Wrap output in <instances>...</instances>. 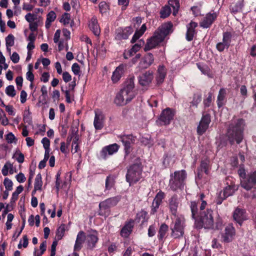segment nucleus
<instances>
[{
  "label": "nucleus",
  "instance_id": "obj_1",
  "mask_svg": "<svg viewBox=\"0 0 256 256\" xmlns=\"http://www.w3.org/2000/svg\"><path fill=\"white\" fill-rule=\"evenodd\" d=\"M207 202L202 200L200 208L196 202H191L190 208L192 212V216L195 220V225L198 228H214V220L212 216L213 212L210 208H206Z\"/></svg>",
  "mask_w": 256,
  "mask_h": 256
},
{
  "label": "nucleus",
  "instance_id": "obj_2",
  "mask_svg": "<svg viewBox=\"0 0 256 256\" xmlns=\"http://www.w3.org/2000/svg\"><path fill=\"white\" fill-rule=\"evenodd\" d=\"M172 24L168 22L162 24L156 30L153 36L147 40L144 46V51H148L155 48L164 40L166 36L172 32Z\"/></svg>",
  "mask_w": 256,
  "mask_h": 256
},
{
  "label": "nucleus",
  "instance_id": "obj_3",
  "mask_svg": "<svg viewBox=\"0 0 256 256\" xmlns=\"http://www.w3.org/2000/svg\"><path fill=\"white\" fill-rule=\"evenodd\" d=\"M244 121L242 119H238L230 125L227 132V137L232 144L235 142L238 144L242 142L244 138Z\"/></svg>",
  "mask_w": 256,
  "mask_h": 256
},
{
  "label": "nucleus",
  "instance_id": "obj_4",
  "mask_svg": "<svg viewBox=\"0 0 256 256\" xmlns=\"http://www.w3.org/2000/svg\"><path fill=\"white\" fill-rule=\"evenodd\" d=\"M238 172L240 178V185L246 190L252 189L256 184V172H250L246 176L244 166L242 165L240 166Z\"/></svg>",
  "mask_w": 256,
  "mask_h": 256
},
{
  "label": "nucleus",
  "instance_id": "obj_5",
  "mask_svg": "<svg viewBox=\"0 0 256 256\" xmlns=\"http://www.w3.org/2000/svg\"><path fill=\"white\" fill-rule=\"evenodd\" d=\"M186 177V174L184 170L176 171L171 174L169 183L170 188L172 190L184 188Z\"/></svg>",
  "mask_w": 256,
  "mask_h": 256
},
{
  "label": "nucleus",
  "instance_id": "obj_6",
  "mask_svg": "<svg viewBox=\"0 0 256 256\" xmlns=\"http://www.w3.org/2000/svg\"><path fill=\"white\" fill-rule=\"evenodd\" d=\"M142 168L139 164H134L128 170L126 174V180L130 186L132 185L142 178Z\"/></svg>",
  "mask_w": 256,
  "mask_h": 256
},
{
  "label": "nucleus",
  "instance_id": "obj_7",
  "mask_svg": "<svg viewBox=\"0 0 256 256\" xmlns=\"http://www.w3.org/2000/svg\"><path fill=\"white\" fill-rule=\"evenodd\" d=\"M134 76L130 77L126 82V86L120 91L122 95L124 100L126 101V104L131 101L136 95L134 90Z\"/></svg>",
  "mask_w": 256,
  "mask_h": 256
},
{
  "label": "nucleus",
  "instance_id": "obj_8",
  "mask_svg": "<svg viewBox=\"0 0 256 256\" xmlns=\"http://www.w3.org/2000/svg\"><path fill=\"white\" fill-rule=\"evenodd\" d=\"M119 196H114L108 198L99 204V214L100 216H108L109 214V209L115 206L119 202Z\"/></svg>",
  "mask_w": 256,
  "mask_h": 256
},
{
  "label": "nucleus",
  "instance_id": "obj_9",
  "mask_svg": "<svg viewBox=\"0 0 256 256\" xmlns=\"http://www.w3.org/2000/svg\"><path fill=\"white\" fill-rule=\"evenodd\" d=\"M184 218L182 216H176L174 226H171V236L174 238L182 237L184 234Z\"/></svg>",
  "mask_w": 256,
  "mask_h": 256
},
{
  "label": "nucleus",
  "instance_id": "obj_10",
  "mask_svg": "<svg viewBox=\"0 0 256 256\" xmlns=\"http://www.w3.org/2000/svg\"><path fill=\"white\" fill-rule=\"evenodd\" d=\"M238 190V186L232 184L226 186L223 190H221L217 194L215 200L216 204H222L224 200L233 195L234 192Z\"/></svg>",
  "mask_w": 256,
  "mask_h": 256
},
{
  "label": "nucleus",
  "instance_id": "obj_11",
  "mask_svg": "<svg viewBox=\"0 0 256 256\" xmlns=\"http://www.w3.org/2000/svg\"><path fill=\"white\" fill-rule=\"evenodd\" d=\"M118 138L124 146L126 154L128 155L132 150V145L135 142L136 138L132 134L121 135Z\"/></svg>",
  "mask_w": 256,
  "mask_h": 256
},
{
  "label": "nucleus",
  "instance_id": "obj_12",
  "mask_svg": "<svg viewBox=\"0 0 256 256\" xmlns=\"http://www.w3.org/2000/svg\"><path fill=\"white\" fill-rule=\"evenodd\" d=\"M174 114V112L172 109L166 108L162 112L156 122L160 126L168 124L173 119Z\"/></svg>",
  "mask_w": 256,
  "mask_h": 256
},
{
  "label": "nucleus",
  "instance_id": "obj_13",
  "mask_svg": "<svg viewBox=\"0 0 256 256\" xmlns=\"http://www.w3.org/2000/svg\"><path fill=\"white\" fill-rule=\"evenodd\" d=\"M210 121V114L203 115L197 128V132L199 135H202L206 132L209 126Z\"/></svg>",
  "mask_w": 256,
  "mask_h": 256
},
{
  "label": "nucleus",
  "instance_id": "obj_14",
  "mask_svg": "<svg viewBox=\"0 0 256 256\" xmlns=\"http://www.w3.org/2000/svg\"><path fill=\"white\" fill-rule=\"evenodd\" d=\"M217 17L218 14L216 12L208 13L202 20L200 23V25L203 28H208L212 24Z\"/></svg>",
  "mask_w": 256,
  "mask_h": 256
},
{
  "label": "nucleus",
  "instance_id": "obj_15",
  "mask_svg": "<svg viewBox=\"0 0 256 256\" xmlns=\"http://www.w3.org/2000/svg\"><path fill=\"white\" fill-rule=\"evenodd\" d=\"M86 244L88 248L92 249L96 246L98 238V232L94 230H92L86 235Z\"/></svg>",
  "mask_w": 256,
  "mask_h": 256
},
{
  "label": "nucleus",
  "instance_id": "obj_16",
  "mask_svg": "<svg viewBox=\"0 0 256 256\" xmlns=\"http://www.w3.org/2000/svg\"><path fill=\"white\" fill-rule=\"evenodd\" d=\"M120 148V146L116 144H114L106 146L102 148L100 152V156L104 159L106 158L109 156H112L116 153Z\"/></svg>",
  "mask_w": 256,
  "mask_h": 256
},
{
  "label": "nucleus",
  "instance_id": "obj_17",
  "mask_svg": "<svg viewBox=\"0 0 256 256\" xmlns=\"http://www.w3.org/2000/svg\"><path fill=\"white\" fill-rule=\"evenodd\" d=\"M235 229L232 225H228L224 229L222 234V241L224 242H230L232 240L235 236Z\"/></svg>",
  "mask_w": 256,
  "mask_h": 256
},
{
  "label": "nucleus",
  "instance_id": "obj_18",
  "mask_svg": "<svg viewBox=\"0 0 256 256\" xmlns=\"http://www.w3.org/2000/svg\"><path fill=\"white\" fill-rule=\"evenodd\" d=\"M154 62V57L153 54L148 52L145 54L140 60L138 64V67L140 69H146L150 66Z\"/></svg>",
  "mask_w": 256,
  "mask_h": 256
},
{
  "label": "nucleus",
  "instance_id": "obj_19",
  "mask_svg": "<svg viewBox=\"0 0 256 256\" xmlns=\"http://www.w3.org/2000/svg\"><path fill=\"white\" fill-rule=\"evenodd\" d=\"M153 78V72L151 70L146 71L140 76L138 78L139 83L142 86H147L151 83Z\"/></svg>",
  "mask_w": 256,
  "mask_h": 256
},
{
  "label": "nucleus",
  "instance_id": "obj_20",
  "mask_svg": "<svg viewBox=\"0 0 256 256\" xmlns=\"http://www.w3.org/2000/svg\"><path fill=\"white\" fill-rule=\"evenodd\" d=\"M180 203V200L176 195L172 196L168 200L170 210L174 216L176 217L177 210Z\"/></svg>",
  "mask_w": 256,
  "mask_h": 256
},
{
  "label": "nucleus",
  "instance_id": "obj_21",
  "mask_svg": "<svg viewBox=\"0 0 256 256\" xmlns=\"http://www.w3.org/2000/svg\"><path fill=\"white\" fill-rule=\"evenodd\" d=\"M86 234L82 230L79 232L77 234L75 244L74 246V251H79L82 248L83 244L86 242Z\"/></svg>",
  "mask_w": 256,
  "mask_h": 256
},
{
  "label": "nucleus",
  "instance_id": "obj_22",
  "mask_svg": "<svg viewBox=\"0 0 256 256\" xmlns=\"http://www.w3.org/2000/svg\"><path fill=\"white\" fill-rule=\"evenodd\" d=\"M233 218L236 222L241 224L244 220H246V210L237 208L233 213Z\"/></svg>",
  "mask_w": 256,
  "mask_h": 256
},
{
  "label": "nucleus",
  "instance_id": "obj_23",
  "mask_svg": "<svg viewBox=\"0 0 256 256\" xmlns=\"http://www.w3.org/2000/svg\"><path fill=\"white\" fill-rule=\"evenodd\" d=\"M126 68V64H121L116 68L112 76V80L114 82H116L120 80L122 76L124 74Z\"/></svg>",
  "mask_w": 256,
  "mask_h": 256
},
{
  "label": "nucleus",
  "instance_id": "obj_24",
  "mask_svg": "<svg viewBox=\"0 0 256 256\" xmlns=\"http://www.w3.org/2000/svg\"><path fill=\"white\" fill-rule=\"evenodd\" d=\"M88 26L90 30L95 36H100V28L98 24V20L95 16H93L89 21Z\"/></svg>",
  "mask_w": 256,
  "mask_h": 256
},
{
  "label": "nucleus",
  "instance_id": "obj_25",
  "mask_svg": "<svg viewBox=\"0 0 256 256\" xmlns=\"http://www.w3.org/2000/svg\"><path fill=\"white\" fill-rule=\"evenodd\" d=\"M164 197V192L160 191L155 196L152 206V213L153 214L156 212L157 209L160 206L162 199Z\"/></svg>",
  "mask_w": 256,
  "mask_h": 256
},
{
  "label": "nucleus",
  "instance_id": "obj_26",
  "mask_svg": "<svg viewBox=\"0 0 256 256\" xmlns=\"http://www.w3.org/2000/svg\"><path fill=\"white\" fill-rule=\"evenodd\" d=\"M164 197V192L160 191L155 196L152 206V213L153 214L156 212L157 209L160 206L162 199Z\"/></svg>",
  "mask_w": 256,
  "mask_h": 256
},
{
  "label": "nucleus",
  "instance_id": "obj_27",
  "mask_svg": "<svg viewBox=\"0 0 256 256\" xmlns=\"http://www.w3.org/2000/svg\"><path fill=\"white\" fill-rule=\"evenodd\" d=\"M104 119V116L100 111H95L94 124L96 129L101 130L102 128Z\"/></svg>",
  "mask_w": 256,
  "mask_h": 256
},
{
  "label": "nucleus",
  "instance_id": "obj_28",
  "mask_svg": "<svg viewBox=\"0 0 256 256\" xmlns=\"http://www.w3.org/2000/svg\"><path fill=\"white\" fill-rule=\"evenodd\" d=\"M198 26L196 22H191L186 26L187 32L186 34V39L188 41L192 40L196 34L195 28Z\"/></svg>",
  "mask_w": 256,
  "mask_h": 256
},
{
  "label": "nucleus",
  "instance_id": "obj_29",
  "mask_svg": "<svg viewBox=\"0 0 256 256\" xmlns=\"http://www.w3.org/2000/svg\"><path fill=\"white\" fill-rule=\"evenodd\" d=\"M166 76V70L163 66H158L157 74L156 76V81L157 84H160L163 82Z\"/></svg>",
  "mask_w": 256,
  "mask_h": 256
},
{
  "label": "nucleus",
  "instance_id": "obj_30",
  "mask_svg": "<svg viewBox=\"0 0 256 256\" xmlns=\"http://www.w3.org/2000/svg\"><path fill=\"white\" fill-rule=\"evenodd\" d=\"M208 161L206 160L202 161L200 169L198 170V175L196 177L197 178L200 179L202 177L201 172H204L206 174H208Z\"/></svg>",
  "mask_w": 256,
  "mask_h": 256
},
{
  "label": "nucleus",
  "instance_id": "obj_31",
  "mask_svg": "<svg viewBox=\"0 0 256 256\" xmlns=\"http://www.w3.org/2000/svg\"><path fill=\"white\" fill-rule=\"evenodd\" d=\"M133 224L132 222L126 223L122 228L120 234L122 237L127 238L132 232Z\"/></svg>",
  "mask_w": 256,
  "mask_h": 256
},
{
  "label": "nucleus",
  "instance_id": "obj_32",
  "mask_svg": "<svg viewBox=\"0 0 256 256\" xmlns=\"http://www.w3.org/2000/svg\"><path fill=\"white\" fill-rule=\"evenodd\" d=\"M146 30V24H143L141 28L139 30H136V32H135L131 40V42H135L136 41V40H138L144 34Z\"/></svg>",
  "mask_w": 256,
  "mask_h": 256
},
{
  "label": "nucleus",
  "instance_id": "obj_33",
  "mask_svg": "<svg viewBox=\"0 0 256 256\" xmlns=\"http://www.w3.org/2000/svg\"><path fill=\"white\" fill-rule=\"evenodd\" d=\"M146 30V24H143L141 28L139 30H136V32H135L131 40V42H135L136 41V40H138L144 34Z\"/></svg>",
  "mask_w": 256,
  "mask_h": 256
},
{
  "label": "nucleus",
  "instance_id": "obj_34",
  "mask_svg": "<svg viewBox=\"0 0 256 256\" xmlns=\"http://www.w3.org/2000/svg\"><path fill=\"white\" fill-rule=\"evenodd\" d=\"M133 30L132 28L130 27L126 28L121 33H118L116 36L118 39H127L128 36L132 34Z\"/></svg>",
  "mask_w": 256,
  "mask_h": 256
},
{
  "label": "nucleus",
  "instance_id": "obj_35",
  "mask_svg": "<svg viewBox=\"0 0 256 256\" xmlns=\"http://www.w3.org/2000/svg\"><path fill=\"white\" fill-rule=\"evenodd\" d=\"M56 18V14L53 10H51L48 14L45 24V26L47 29L50 28L52 22L54 21Z\"/></svg>",
  "mask_w": 256,
  "mask_h": 256
},
{
  "label": "nucleus",
  "instance_id": "obj_36",
  "mask_svg": "<svg viewBox=\"0 0 256 256\" xmlns=\"http://www.w3.org/2000/svg\"><path fill=\"white\" fill-rule=\"evenodd\" d=\"M226 95V90L224 88H220L217 99V104L219 108L224 104V101Z\"/></svg>",
  "mask_w": 256,
  "mask_h": 256
},
{
  "label": "nucleus",
  "instance_id": "obj_37",
  "mask_svg": "<svg viewBox=\"0 0 256 256\" xmlns=\"http://www.w3.org/2000/svg\"><path fill=\"white\" fill-rule=\"evenodd\" d=\"M42 186V175L40 174H38L35 178L34 184V190L32 193L36 190H40Z\"/></svg>",
  "mask_w": 256,
  "mask_h": 256
},
{
  "label": "nucleus",
  "instance_id": "obj_38",
  "mask_svg": "<svg viewBox=\"0 0 256 256\" xmlns=\"http://www.w3.org/2000/svg\"><path fill=\"white\" fill-rule=\"evenodd\" d=\"M114 178L111 176H107L106 180L104 192L111 190L114 186Z\"/></svg>",
  "mask_w": 256,
  "mask_h": 256
},
{
  "label": "nucleus",
  "instance_id": "obj_39",
  "mask_svg": "<svg viewBox=\"0 0 256 256\" xmlns=\"http://www.w3.org/2000/svg\"><path fill=\"white\" fill-rule=\"evenodd\" d=\"M144 42L143 40H140L136 44L132 46V48L128 50L130 53L128 56H132L137 52H138L141 46H143Z\"/></svg>",
  "mask_w": 256,
  "mask_h": 256
},
{
  "label": "nucleus",
  "instance_id": "obj_40",
  "mask_svg": "<svg viewBox=\"0 0 256 256\" xmlns=\"http://www.w3.org/2000/svg\"><path fill=\"white\" fill-rule=\"evenodd\" d=\"M8 171L10 174H12L14 173L13 165L10 162H6L2 168V174L4 176H6L8 174Z\"/></svg>",
  "mask_w": 256,
  "mask_h": 256
},
{
  "label": "nucleus",
  "instance_id": "obj_41",
  "mask_svg": "<svg viewBox=\"0 0 256 256\" xmlns=\"http://www.w3.org/2000/svg\"><path fill=\"white\" fill-rule=\"evenodd\" d=\"M244 6L243 0H238L236 4L230 6V10L232 12L236 13L242 10Z\"/></svg>",
  "mask_w": 256,
  "mask_h": 256
},
{
  "label": "nucleus",
  "instance_id": "obj_42",
  "mask_svg": "<svg viewBox=\"0 0 256 256\" xmlns=\"http://www.w3.org/2000/svg\"><path fill=\"white\" fill-rule=\"evenodd\" d=\"M168 6L173 8V15L176 16L178 12L180 4L178 0H169Z\"/></svg>",
  "mask_w": 256,
  "mask_h": 256
},
{
  "label": "nucleus",
  "instance_id": "obj_43",
  "mask_svg": "<svg viewBox=\"0 0 256 256\" xmlns=\"http://www.w3.org/2000/svg\"><path fill=\"white\" fill-rule=\"evenodd\" d=\"M66 230V226L64 224H62L58 228L56 232V237L58 240H60L62 238L64 234V232Z\"/></svg>",
  "mask_w": 256,
  "mask_h": 256
},
{
  "label": "nucleus",
  "instance_id": "obj_44",
  "mask_svg": "<svg viewBox=\"0 0 256 256\" xmlns=\"http://www.w3.org/2000/svg\"><path fill=\"white\" fill-rule=\"evenodd\" d=\"M114 103L117 106H124L126 104V101H125L124 100V97L122 96V95L120 94V92H118L117 94L116 95V96L114 99Z\"/></svg>",
  "mask_w": 256,
  "mask_h": 256
},
{
  "label": "nucleus",
  "instance_id": "obj_45",
  "mask_svg": "<svg viewBox=\"0 0 256 256\" xmlns=\"http://www.w3.org/2000/svg\"><path fill=\"white\" fill-rule=\"evenodd\" d=\"M60 22L64 25L70 24L72 20H71L70 14L66 12L64 13L62 16Z\"/></svg>",
  "mask_w": 256,
  "mask_h": 256
},
{
  "label": "nucleus",
  "instance_id": "obj_46",
  "mask_svg": "<svg viewBox=\"0 0 256 256\" xmlns=\"http://www.w3.org/2000/svg\"><path fill=\"white\" fill-rule=\"evenodd\" d=\"M202 100V96L200 94H196L193 96L192 100L190 102V106L197 108L198 104Z\"/></svg>",
  "mask_w": 256,
  "mask_h": 256
},
{
  "label": "nucleus",
  "instance_id": "obj_47",
  "mask_svg": "<svg viewBox=\"0 0 256 256\" xmlns=\"http://www.w3.org/2000/svg\"><path fill=\"white\" fill-rule=\"evenodd\" d=\"M232 34L230 32H224L223 33L222 42L226 45L230 46L232 41Z\"/></svg>",
  "mask_w": 256,
  "mask_h": 256
},
{
  "label": "nucleus",
  "instance_id": "obj_48",
  "mask_svg": "<svg viewBox=\"0 0 256 256\" xmlns=\"http://www.w3.org/2000/svg\"><path fill=\"white\" fill-rule=\"evenodd\" d=\"M168 230V226L164 224H162L160 228L158 237L160 240H162L167 230Z\"/></svg>",
  "mask_w": 256,
  "mask_h": 256
},
{
  "label": "nucleus",
  "instance_id": "obj_49",
  "mask_svg": "<svg viewBox=\"0 0 256 256\" xmlns=\"http://www.w3.org/2000/svg\"><path fill=\"white\" fill-rule=\"evenodd\" d=\"M171 13V8L168 6H166L163 7L160 10V17L162 18H166L168 17Z\"/></svg>",
  "mask_w": 256,
  "mask_h": 256
},
{
  "label": "nucleus",
  "instance_id": "obj_50",
  "mask_svg": "<svg viewBox=\"0 0 256 256\" xmlns=\"http://www.w3.org/2000/svg\"><path fill=\"white\" fill-rule=\"evenodd\" d=\"M6 94L10 97H14L16 94V92L14 86L10 85L8 86L5 90Z\"/></svg>",
  "mask_w": 256,
  "mask_h": 256
},
{
  "label": "nucleus",
  "instance_id": "obj_51",
  "mask_svg": "<svg viewBox=\"0 0 256 256\" xmlns=\"http://www.w3.org/2000/svg\"><path fill=\"white\" fill-rule=\"evenodd\" d=\"M14 44V36L12 34H9L6 38V47H12Z\"/></svg>",
  "mask_w": 256,
  "mask_h": 256
},
{
  "label": "nucleus",
  "instance_id": "obj_52",
  "mask_svg": "<svg viewBox=\"0 0 256 256\" xmlns=\"http://www.w3.org/2000/svg\"><path fill=\"white\" fill-rule=\"evenodd\" d=\"M30 112L29 110H25L24 114L23 120L24 122L28 124H32V117L30 116Z\"/></svg>",
  "mask_w": 256,
  "mask_h": 256
},
{
  "label": "nucleus",
  "instance_id": "obj_53",
  "mask_svg": "<svg viewBox=\"0 0 256 256\" xmlns=\"http://www.w3.org/2000/svg\"><path fill=\"white\" fill-rule=\"evenodd\" d=\"M60 172L58 171L56 174V188L58 193V192L60 189L62 188L63 186L62 185V180L60 179Z\"/></svg>",
  "mask_w": 256,
  "mask_h": 256
},
{
  "label": "nucleus",
  "instance_id": "obj_54",
  "mask_svg": "<svg viewBox=\"0 0 256 256\" xmlns=\"http://www.w3.org/2000/svg\"><path fill=\"white\" fill-rule=\"evenodd\" d=\"M79 150V146L78 144V138L76 136L74 138L72 142V153H76Z\"/></svg>",
  "mask_w": 256,
  "mask_h": 256
},
{
  "label": "nucleus",
  "instance_id": "obj_55",
  "mask_svg": "<svg viewBox=\"0 0 256 256\" xmlns=\"http://www.w3.org/2000/svg\"><path fill=\"white\" fill-rule=\"evenodd\" d=\"M28 68V71L26 74V78L28 80L30 81L31 82H32L34 80V75L32 72V64H29Z\"/></svg>",
  "mask_w": 256,
  "mask_h": 256
},
{
  "label": "nucleus",
  "instance_id": "obj_56",
  "mask_svg": "<svg viewBox=\"0 0 256 256\" xmlns=\"http://www.w3.org/2000/svg\"><path fill=\"white\" fill-rule=\"evenodd\" d=\"M46 241H44L40 245V252H38L36 253V251H35V252L34 253V256H41L44 253V252L46 251Z\"/></svg>",
  "mask_w": 256,
  "mask_h": 256
},
{
  "label": "nucleus",
  "instance_id": "obj_57",
  "mask_svg": "<svg viewBox=\"0 0 256 256\" xmlns=\"http://www.w3.org/2000/svg\"><path fill=\"white\" fill-rule=\"evenodd\" d=\"M4 186L6 190H12V189L13 182H12L8 178H6L4 182Z\"/></svg>",
  "mask_w": 256,
  "mask_h": 256
},
{
  "label": "nucleus",
  "instance_id": "obj_58",
  "mask_svg": "<svg viewBox=\"0 0 256 256\" xmlns=\"http://www.w3.org/2000/svg\"><path fill=\"white\" fill-rule=\"evenodd\" d=\"M6 140L8 143L16 142V137L12 132H9L6 136Z\"/></svg>",
  "mask_w": 256,
  "mask_h": 256
},
{
  "label": "nucleus",
  "instance_id": "obj_59",
  "mask_svg": "<svg viewBox=\"0 0 256 256\" xmlns=\"http://www.w3.org/2000/svg\"><path fill=\"white\" fill-rule=\"evenodd\" d=\"M216 48L218 50L221 52L224 51L225 48H228L229 46L222 41L217 44Z\"/></svg>",
  "mask_w": 256,
  "mask_h": 256
},
{
  "label": "nucleus",
  "instance_id": "obj_60",
  "mask_svg": "<svg viewBox=\"0 0 256 256\" xmlns=\"http://www.w3.org/2000/svg\"><path fill=\"white\" fill-rule=\"evenodd\" d=\"M72 70L75 75H79L80 73V67L78 64L74 63L72 66Z\"/></svg>",
  "mask_w": 256,
  "mask_h": 256
},
{
  "label": "nucleus",
  "instance_id": "obj_61",
  "mask_svg": "<svg viewBox=\"0 0 256 256\" xmlns=\"http://www.w3.org/2000/svg\"><path fill=\"white\" fill-rule=\"evenodd\" d=\"M108 6L104 2H102L99 4V8L101 13H104L108 9Z\"/></svg>",
  "mask_w": 256,
  "mask_h": 256
},
{
  "label": "nucleus",
  "instance_id": "obj_62",
  "mask_svg": "<svg viewBox=\"0 0 256 256\" xmlns=\"http://www.w3.org/2000/svg\"><path fill=\"white\" fill-rule=\"evenodd\" d=\"M16 178L17 181L20 183H22L26 180V178L24 174L22 172H20L16 176Z\"/></svg>",
  "mask_w": 256,
  "mask_h": 256
},
{
  "label": "nucleus",
  "instance_id": "obj_63",
  "mask_svg": "<svg viewBox=\"0 0 256 256\" xmlns=\"http://www.w3.org/2000/svg\"><path fill=\"white\" fill-rule=\"evenodd\" d=\"M68 144H66L64 142L60 143V150L63 154H67L68 152Z\"/></svg>",
  "mask_w": 256,
  "mask_h": 256
},
{
  "label": "nucleus",
  "instance_id": "obj_64",
  "mask_svg": "<svg viewBox=\"0 0 256 256\" xmlns=\"http://www.w3.org/2000/svg\"><path fill=\"white\" fill-rule=\"evenodd\" d=\"M42 143L44 149H50V141L47 138H44L42 140Z\"/></svg>",
  "mask_w": 256,
  "mask_h": 256
}]
</instances>
